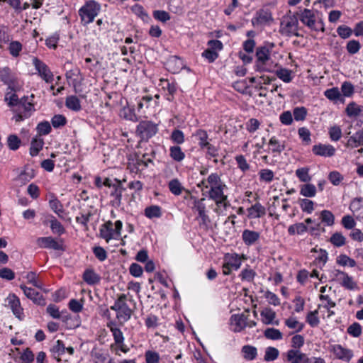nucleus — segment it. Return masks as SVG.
<instances>
[{
    "instance_id": "40",
    "label": "nucleus",
    "mask_w": 363,
    "mask_h": 363,
    "mask_svg": "<svg viewBox=\"0 0 363 363\" xmlns=\"http://www.w3.org/2000/svg\"><path fill=\"white\" fill-rule=\"evenodd\" d=\"M308 230V227L303 223H298L294 225H291L288 228V233L291 235L295 234L301 235Z\"/></svg>"
},
{
    "instance_id": "38",
    "label": "nucleus",
    "mask_w": 363,
    "mask_h": 363,
    "mask_svg": "<svg viewBox=\"0 0 363 363\" xmlns=\"http://www.w3.org/2000/svg\"><path fill=\"white\" fill-rule=\"evenodd\" d=\"M284 323L289 328L294 329L296 333L301 332L304 328V324L298 321L294 317L286 319Z\"/></svg>"
},
{
    "instance_id": "64",
    "label": "nucleus",
    "mask_w": 363,
    "mask_h": 363,
    "mask_svg": "<svg viewBox=\"0 0 363 363\" xmlns=\"http://www.w3.org/2000/svg\"><path fill=\"white\" fill-rule=\"evenodd\" d=\"M361 45L359 41L355 40H350L346 46L347 52L351 55H354L360 50Z\"/></svg>"
},
{
    "instance_id": "60",
    "label": "nucleus",
    "mask_w": 363,
    "mask_h": 363,
    "mask_svg": "<svg viewBox=\"0 0 363 363\" xmlns=\"http://www.w3.org/2000/svg\"><path fill=\"white\" fill-rule=\"evenodd\" d=\"M50 228L54 233H57L61 235L65 233V228L63 225L56 218H52L50 220Z\"/></svg>"
},
{
    "instance_id": "9",
    "label": "nucleus",
    "mask_w": 363,
    "mask_h": 363,
    "mask_svg": "<svg viewBox=\"0 0 363 363\" xmlns=\"http://www.w3.org/2000/svg\"><path fill=\"white\" fill-rule=\"evenodd\" d=\"M257 62L256 70L259 72L269 71L266 68L265 65L269 60V50L266 47H259L256 51Z\"/></svg>"
},
{
    "instance_id": "30",
    "label": "nucleus",
    "mask_w": 363,
    "mask_h": 363,
    "mask_svg": "<svg viewBox=\"0 0 363 363\" xmlns=\"http://www.w3.org/2000/svg\"><path fill=\"white\" fill-rule=\"evenodd\" d=\"M242 240L247 245L254 244L259 238V233L250 230H245L242 232Z\"/></svg>"
},
{
    "instance_id": "52",
    "label": "nucleus",
    "mask_w": 363,
    "mask_h": 363,
    "mask_svg": "<svg viewBox=\"0 0 363 363\" xmlns=\"http://www.w3.org/2000/svg\"><path fill=\"white\" fill-rule=\"evenodd\" d=\"M276 75L286 83H289L292 80L291 71L287 69L281 68L276 71Z\"/></svg>"
},
{
    "instance_id": "8",
    "label": "nucleus",
    "mask_w": 363,
    "mask_h": 363,
    "mask_svg": "<svg viewBox=\"0 0 363 363\" xmlns=\"http://www.w3.org/2000/svg\"><path fill=\"white\" fill-rule=\"evenodd\" d=\"M33 64L40 77L47 83L52 82L54 76L50 68L37 57L33 59Z\"/></svg>"
},
{
    "instance_id": "49",
    "label": "nucleus",
    "mask_w": 363,
    "mask_h": 363,
    "mask_svg": "<svg viewBox=\"0 0 363 363\" xmlns=\"http://www.w3.org/2000/svg\"><path fill=\"white\" fill-rule=\"evenodd\" d=\"M26 278L28 283L32 284L34 286L42 289L43 284V283L38 279V276L35 272H28Z\"/></svg>"
},
{
    "instance_id": "13",
    "label": "nucleus",
    "mask_w": 363,
    "mask_h": 363,
    "mask_svg": "<svg viewBox=\"0 0 363 363\" xmlns=\"http://www.w3.org/2000/svg\"><path fill=\"white\" fill-rule=\"evenodd\" d=\"M114 181V187L112 188L113 189L110 193L111 196L113 197V199L111 200V203L113 207L118 208L121 205L122 193L125 190V189L123 187L121 181L117 179H115Z\"/></svg>"
},
{
    "instance_id": "42",
    "label": "nucleus",
    "mask_w": 363,
    "mask_h": 363,
    "mask_svg": "<svg viewBox=\"0 0 363 363\" xmlns=\"http://www.w3.org/2000/svg\"><path fill=\"white\" fill-rule=\"evenodd\" d=\"M264 335L267 339L272 340H281L283 337L280 330L274 328H267L264 332Z\"/></svg>"
},
{
    "instance_id": "33",
    "label": "nucleus",
    "mask_w": 363,
    "mask_h": 363,
    "mask_svg": "<svg viewBox=\"0 0 363 363\" xmlns=\"http://www.w3.org/2000/svg\"><path fill=\"white\" fill-rule=\"evenodd\" d=\"M260 315L263 318L262 322L264 324H275L276 325H279L278 321L273 322L276 317V313L272 309L265 308L261 312Z\"/></svg>"
},
{
    "instance_id": "61",
    "label": "nucleus",
    "mask_w": 363,
    "mask_h": 363,
    "mask_svg": "<svg viewBox=\"0 0 363 363\" xmlns=\"http://www.w3.org/2000/svg\"><path fill=\"white\" fill-rule=\"evenodd\" d=\"M293 115L296 121H303L307 115V109L303 106L296 107L293 111Z\"/></svg>"
},
{
    "instance_id": "19",
    "label": "nucleus",
    "mask_w": 363,
    "mask_h": 363,
    "mask_svg": "<svg viewBox=\"0 0 363 363\" xmlns=\"http://www.w3.org/2000/svg\"><path fill=\"white\" fill-rule=\"evenodd\" d=\"M0 79L4 84L8 85L9 89L15 91V78L11 74L9 67L0 69Z\"/></svg>"
},
{
    "instance_id": "34",
    "label": "nucleus",
    "mask_w": 363,
    "mask_h": 363,
    "mask_svg": "<svg viewBox=\"0 0 363 363\" xmlns=\"http://www.w3.org/2000/svg\"><path fill=\"white\" fill-rule=\"evenodd\" d=\"M241 352L242 353L244 359L252 361L257 357V348L252 345H244L242 347Z\"/></svg>"
},
{
    "instance_id": "41",
    "label": "nucleus",
    "mask_w": 363,
    "mask_h": 363,
    "mask_svg": "<svg viewBox=\"0 0 363 363\" xmlns=\"http://www.w3.org/2000/svg\"><path fill=\"white\" fill-rule=\"evenodd\" d=\"M50 351L52 353L54 357L57 361H60V359L58 357L65 352V346L63 342L59 340H57L55 344L51 348Z\"/></svg>"
},
{
    "instance_id": "6",
    "label": "nucleus",
    "mask_w": 363,
    "mask_h": 363,
    "mask_svg": "<svg viewBox=\"0 0 363 363\" xmlns=\"http://www.w3.org/2000/svg\"><path fill=\"white\" fill-rule=\"evenodd\" d=\"M299 19L301 23L311 30H314L315 31L320 30L323 31L324 30L323 24L320 23H316L315 13L312 10L304 9L303 11H301Z\"/></svg>"
},
{
    "instance_id": "22",
    "label": "nucleus",
    "mask_w": 363,
    "mask_h": 363,
    "mask_svg": "<svg viewBox=\"0 0 363 363\" xmlns=\"http://www.w3.org/2000/svg\"><path fill=\"white\" fill-rule=\"evenodd\" d=\"M250 218H258L266 214V209L260 203L257 202L247 209Z\"/></svg>"
},
{
    "instance_id": "44",
    "label": "nucleus",
    "mask_w": 363,
    "mask_h": 363,
    "mask_svg": "<svg viewBox=\"0 0 363 363\" xmlns=\"http://www.w3.org/2000/svg\"><path fill=\"white\" fill-rule=\"evenodd\" d=\"M320 218L323 223L328 226H331L334 224L335 217L333 213L328 210H323L320 214Z\"/></svg>"
},
{
    "instance_id": "23",
    "label": "nucleus",
    "mask_w": 363,
    "mask_h": 363,
    "mask_svg": "<svg viewBox=\"0 0 363 363\" xmlns=\"http://www.w3.org/2000/svg\"><path fill=\"white\" fill-rule=\"evenodd\" d=\"M166 65L168 70L172 73L179 72L184 67L182 60L177 56H172L167 60Z\"/></svg>"
},
{
    "instance_id": "14",
    "label": "nucleus",
    "mask_w": 363,
    "mask_h": 363,
    "mask_svg": "<svg viewBox=\"0 0 363 363\" xmlns=\"http://www.w3.org/2000/svg\"><path fill=\"white\" fill-rule=\"evenodd\" d=\"M21 289L23 290L26 296L32 300L35 303L40 306L45 305V300L43 298V295H41L39 292L35 291L34 289L27 287L24 284L20 285Z\"/></svg>"
},
{
    "instance_id": "7",
    "label": "nucleus",
    "mask_w": 363,
    "mask_h": 363,
    "mask_svg": "<svg viewBox=\"0 0 363 363\" xmlns=\"http://www.w3.org/2000/svg\"><path fill=\"white\" fill-rule=\"evenodd\" d=\"M298 21L295 16L285 18L281 22V33L287 36H298Z\"/></svg>"
},
{
    "instance_id": "3",
    "label": "nucleus",
    "mask_w": 363,
    "mask_h": 363,
    "mask_svg": "<svg viewBox=\"0 0 363 363\" xmlns=\"http://www.w3.org/2000/svg\"><path fill=\"white\" fill-rule=\"evenodd\" d=\"M100 10L101 5L94 0H90L79 10V15L85 24H89L94 21Z\"/></svg>"
},
{
    "instance_id": "27",
    "label": "nucleus",
    "mask_w": 363,
    "mask_h": 363,
    "mask_svg": "<svg viewBox=\"0 0 363 363\" xmlns=\"http://www.w3.org/2000/svg\"><path fill=\"white\" fill-rule=\"evenodd\" d=\"M83 280L89 285H94L99 283L100 276L93 269H86L83 274Z\"/></svg>"
},
{
    "instance_id": "21",
    "label": "nucleus",
    "mask_w": 363,
    "mask_h": 363,
    "mask_svg": "<svg viewBox=\"0 0 363 363\" xmlns=\"http://www.w3.org/2000/svg\"><path fill=\"white\" fill-rule=\"evenodd\" d=\"M273 21L272 13L268 9H260L256 13V18L252 20V23L266 24Z\"/></svg>"
},
{
    "instance_id": "63",
    "label": "nucleus",
    "mask_w": 363,
    "mask_h": 363,
    "mask_svg": "<svg viewBox=\"0 0 363 363\" xmlns=\"http://www.w3.org/2000/svg\"><path fill=\"white\" fill-rule=\"evenodd\" d=\"M300 206L303 212L311 213L314 209V203L311 200L303 199L300 201Z\"/></svg>"
},
{
    "instance_id": "46",
    "label": "nucleus",
    "mask_w": 363,
    "mask_h": 363,
    "mask_svg": "<svg viewBox=\"0 0 363 363\" xmlns=\"http://www.w3.org/2000/svg\"><path fill=\"white\" fill-rule=\"evenodd\" d=\"M196 137L199 140V145L201 149H204L205 146L209 143L208 141V135L206 130L199 129L196 132Z\"/></svg>"
},
{
    "instance_id": "4",
    "label": "nucleus",
    "mask_w": 363,
    "mask_h": 363,
    "mask_svg": "<svg viewBox=\"0 0 363 363\" xmlns=\"http://www.w3.org/2000/svg\"><path fill=\"white\" fill-rule=\"evenodd\" d=\"M191 199L194 200L193 208H195L199 213L196 220H199V225L204 229H208L211 223V219L206 213V198L203 197L199 199L194 196H191Z\"/></svg>"
},
{
    "instance_id": "17",
    "label": "nucleus",
    "mask_w": 363,
    "mask_h": 363,
    "mask_svg": "<svg viewBox=\"0 0 363 363\" xmlns=\"http://www.w3.org/2000/svg\"><path fill=\"white\" fill-rule=\"evenodd\" d=\"M113 223L108 220L103 224L100 228V236L107 242H108L111 239H118L116 233L113 230Z\"/></svg>"
},
{
    "instance_id": "28",
    "label": "nucleus",
    "mask_w": 363,
    "mask_h": 363,
    "mask_svg": "<svg viewBox=\"0 0 363 363\" xmlns=\"http://www.w3.org/2000/svg\"><path fill=\"white\" fill-rule=\"evenodd\" d=\"M362 145H363V128L350 137L347 143V146L352 148Z\"/></svg>"
},
{
    "instance_id": "11",
    "label": "nucleus",
    "mask_w": 363,
    "mask_h": 363,
    "mask_svg": "<svg viewBox=\"0 0 363 363\" xmlns=\"http://www.w3.org/2000/svg\"><path fill=\"white\" fill-rule=\"evenodd\" d=\"M36 242L40 247L64 250L62 240L58 242L50 236L38 238Z\"/></svg>"
},
{
    "instance_id": "12",
    "label": "nucleus",
    "mask_w": 363,
    "mask_h": 363,
    "mask_svg": "<svg viewBox=\"0 0 363 363\" xmlns=\"http://www.w3.org/2000/svg\"><path fill=\"white\" fill-rule=\"evenodd\" d=\"M332 273L334 279L342 280L340 284L345 289L352 290L356 288V283L353 281L352 277H350L347 273L339 269H334Z\"/></svg>"
},
{
    "instance_id": "35",
    "label": "nucleus",
    "mask_w": 363,
    "mask_h": 363,
    "mask_svg": "<svg viewBox=\"0 0 363 363\" xmlns=\"http://www.w3.org/2000/svg\"><path fill=\"white\" fill-rule=\"evenodd\" d=\"M346 113L350 117L363 116V106L351 102L346 108Z\"/></svg>"
},
{
    "instance_id": "18",
    "label": "nucleus",
    "mask_w": 363,
    "mask_h": 363,
    "mask_svg": "<svg viewBox=\"0 0 363 363\" xmlns=\"http://www.w3.org/2000/svg\"><path fill=\"white\" fill-rule=\"evenodd\" d=\"M306 355L300 350L290 349L286 353V359L289 363H302Z\"/></svg>"
},
{
    "instance_id": "15",
    "label": "nucleus",
    "mask_w": 363,
    "mask_h": 363,
    "mask_svg": "<svg viewBox=\"0 0 363 363\" xmlns=\"http://www.w3.org/2000/svg\"><path fill=\"white\" fill-rule=\"evenodd\" d=\"M47 313L55 319H61L63 322L67 323L70 318V315L65 311H59V308L54 305L50 304L46 308Z\"/></svg>"
},
{
    "instance_id": "59",
    "label": "nucleus",
    "mask_w": 363,
    "mask_h": 363,
    "mask_svg": "<svg viewBox=\"0 0 363 363\" xmlns=\"http://www.w3.org/2000/svg\"><path fill=\"white\" fill-rule=\"evenodd\" d=\"M51 123L55 128L65 125L67 123V118L61 114L55 115L51 119Z\"/></svg>"
},
{
    "instance_id": "47",
    "label": "nucleus",
    "mask_w": 363,
    "mask_h": 363,
    "mask_svg": "<svg viewBox=\"0 0 363 363\" xmlns=\"http://www.w3.org/2000/svg\"><path fill=\"white\" fill-rule=\"evenodd\" d=\"M279 352L278 349L274 347H268L266 348L264 359L266 362H272L277 359Z\"/></svg>"
},
{
    "instance_id": "10",
    "label": "nucleus",
    "mask_w": 363,
    "mask_h": 363,
    "mask_svg": "<svg viewBox=\"0 0 363 363\" xmlns=\"http://www.w3.org/2000/svg\"><path fill=\"white\" fill-rule=\"evenodd\" d=\"M7 306L11 309L13 315L20 320L24 318L23 309L21 306L20 299L15 294H10L6 298Z\"/></svg>"
},
{
    "instance_id": "57",
    "label": "nucleus",
    "mask_w": 363,
    "mask_h": 363,
    "mask_svg": "<svg viewBox=\"0 0 363 363\" xmlns=\"http://www.w3.org/2000/svg\"><path fill=\"white\" fill-rule=\"evenodd\" d=\"M260 181L265 182H271L274 177V172L269 169H261L259 172Z\"/></svg>"
},
{
    "instance_id": "36",
    "label": "nucleus",
    "mask_w": 363,
    "mask_h": 363,
    "mask_svg": "<svg viewBox=\"0 0 363 363\" xmlns=\"http://www.w3.org/2000/svg\"><path fill=\"white\" fill-rule=\"evenodd\" d=\"M169 156L173 160L178 162H182L185 158L184 152L182 150V148L178 145L170 147Z\"/></svg>"
},
{
    "instance_id": "53",
    "label": "nucleus",
    "mask_w": 363,
    "mask_h": 363,
    "mask_svg": "<svg viewBox=\"0 0 363 363\" xmlns=\"http://www.w3.org/2000/svg\"><path fill=\"white\" fill-rule=\"evenodd\" d=\"M308 172L309 169L308 167H302L296 169V175L301 182H308L311 179Z\"/></svg>"
},
{
    "instance_id": "55",
    "label": "nucleus",
    "mask_w": 363,
    "mask_h": 363,
    "mask_svg": "<svg viewBox=\"0 0 363 363\" xmlns=\"http://www.w3.org/2000/svg\"><path fill=\"white\" fill-rule=\"evenodd\" d=\"M36 130L39 135H46L51 132L52 128L48 121H43L38 124Z\"/></svg>"
},
{
    "instance_id": "54",
    "label": "nucleus",
    "mask_w": 363,
    "mask_h": 363,
    "mask_svg": "<svg viewBox=\"0 0 363 363\" xmlns=\"http://www.w3.org/2000/svg\"><path fill=\"white\" fill-rule=\"evenodd\" d=\"M318 310L310 311L306 315V322L310 325V326L314 328L317 327L320 320L318 317Z\"/></svg>"
},
{
    "instance_id": "48",
    "label": "nucleus",
    "mask_w": 363,
    "mask_h": 363,
    "mask_svg": "<svg viewBox=\"0 0 363 363\" xmlns=\"http://www.w3.org/2000/svg\"><path fill=\"white\" fill-rule=\"evenodd\" d=\"M342 96L345 97H350L354 92V87L350 82H344L341 85Z\"/></svg>"
},
{
    "instance_id": "20",
    "label": "nucleus",
    "mask_w": 363,
    "mask_h": 363,
    "mask_svg": "<svg viewBox=\"0 0 363 363\" xmlns=\"http://www.w3.org/2000/svg\"><path fill=\"white\" fill-rule=\"evenodd\" d=\"M333 352L337 358L346 362H350L353 357L352 350L343 347L340 345H336L333 347Z\"/></svg>"
},
{
    "instance_id": "45",
    "label": "nucleus",
    "mask_w": 363,
    "mask_h": 363,
    "mask_svg": "<svg viewBox=\"0 0 363 363\" xmlns=\"http://www.w3.org/2000/svg\"><path fill=\"white\" fill-rule=\"evenodd\" d=\"M169 191L174 195L179 196L182 194L184 187L177 179H172L168 184Z\"/></svg>"
},
{
    "instance_id": "1",
    "label": "nucleus",
    "mask_w": 363,
    "mask_h": 363,
    "mask_svg": "<svg viewBox=\"0 0 363 363\" xmlns=\"http://www.w3.org/2000/svg\"><path fill=\"white\" fill-rule=\"evenodd\" d=\"M126 301L127 296L125 294H121L118 295L114 304L110 307L111 310L116 312V318L121 325H123L125 322L128 321L133 313V311L128 306Z\"/></svg>"
},
{
    "instance_id": "32",
    "label": "nucleus",
    "mask_w": 363,
    "mask_h": 363,
    "mask_svg": "<svg viewBox=\"0 0 363 363\" xmlns=\"http://www.w3.org/2000/svg\"><path fill=\"white\" fill-rule=\"evenodd\" d=\"M43 139L38 137L33 138L30 143V155L32 157L38 155L39 152L43 149Z\"/></svg>"
},
{
    "instance_id": "2",
    "label": "nucleus",
    "mask_w": 363,
    "mask_h": 363,
    "mask_svg": "<svg viewBox=\"0 0 363 363\" xmlns=\"http://www.w3.org/2000/svg\"><path fill=\"white\" fill-rule=\"evenodd\" d=\"M12 111L14 113L12 119L18 123L30 118L35 109L33 102L29 101L28 96H23L21 98L20 104L12 108Z\"/></svg>"
},
{
    "instance_id": "62",
    "label": "nucleus",
    "mask_w": 363,
    "mask_h": 363,
    "mask_svg": "<svg viewBox=\"0 0 363 363\" xmlns=\"http://www.w3.org/2000/svg\"><path fill=\"white\" fill-rule=\"evenodd\" d=\"M341 224L345 229L352 230L355 227L356 222L352 216L347 215L342 218Z\"/></svg>"
},
{
    "instance_id": "43",
    "label": "nucleus",
    "mask_w": 363,
    "mask_h": 363,
    "mask_svg": "<svg viewBox=\"0 0 363 363\" xmlns=\"http://www.w3.org/2000/svg\"><path fill=\"white\" fill-rule=\"evenodd\" d=\"M315 194L316 188L312 184H306L301 186L300 194L305 197H313Z\"/></svg>"
},
{
    "instance_id": "29",
    "label": "nucleus",
    "mask_w": 363,
    "mask_h": 363,
    "mask_svg": "<svg viewBox=\"0 0 363 363\" xmlns=\"http://www.w3.org/2000/svg\"><path fill=\"white\" fill-rule=\"evenodd\" d=\"M324 95L327 99L332 101H345V99L342 96L337 87H333L325 90L324 91Z\"/></svg>"
},
{
    "instance_id": "26",
    "label": "nucleus",
    "mask_w": 363,
    "mask_h": 363,
    "mask_svg": "<svg viewBox=\"0 0 363 363\" xmlns=\"http://www.w3.org/2000/svg\"><path fill=\"white\" fill-rule=\"evenodd\" d=\"M225 187V184L219 186H211L208 191L209 199H212L213 201L220 199H225V197L228 196L227 195L224 194L223 192V190Z\"/></svg>"
},
{
    "instance_id": "5",
    "label": "nucleus",
    "mask_w": 363,
    "mask_h": 363,
    "mask_svg": "<svg viewBox=\"0 0 363 363\" xmlns=\"http://www.w3.org/2000/svg\"><path fill=\"white\" fill-rule=\"evenodd\" d=\"M158 130L157 125L149 121H143L137 126L136 132L141 140H147Z\"/></svg>"
},
{
    "instance_id": "39",
    "label": "nucleus",
    "mask_w": 363,
    "mask_h": 363,
    "mask_svg": "<svg viewBox=\"0 0 363 363\" xmlns=\"http://www.w3.org/2000/svg\"><path fill=\"white\" fill-rule=\"evenodd\" d=\"M330 242L336 247H340L346 244V238L340 232H335L330 238Z\"/></svg>"
},
{
    "instance_id": "31",
    "label": "nucleus",
    "mask_w": 363,
    "mask_h": 363,
    "mask_svg": "<svg viewBox=\"0 0 363 363\" xmlns=\"http://www.w3.org/2000/svg\"><path fill=\"white\" fill-rule=\"evenodd\" d=\"M66 107L74 111H79L82 109V106L79 99L76 96H68L65 100Z\"/></svg>"
},
{
    "instance_id": "58",
    "label": "nucleus",
    "mask_w": 363,
    "mask_h": 363,
    "mask_svg": "<svg viewBox=\"0 0 363 363\" xmlns=\"http://www.w3.org/2000/svg\"><path fill=\"white\" fill-rule=\"evenodd\" d=\"M21 140L16 135H10L7 139L8 146L11 150H16L21 145Z\"/></svg>"
},
{
    "instance_id": "16",
    "label": "nucleus",
    "mask_w": 363,
    "mask_h": 363,
    "mask_svg": "<svg viewBox=\"0 0 363 363\" xmlns=\"http://www.w3.org/2000/svg\"><path fill=\"white\" fill-rule=\"evenodd\" d=\"M313 152L322 157H332L335 153V148L331 145L318 144L313 147Z\"/></svg>"
},
{
    "instance_id": "51",
    "label": "nucleus",
    "mask_w": 363,
    "mask_h": 363,
    "mask_svg": "<svg viewBox=\"0 0 363 363\" xmlns=\"http://www.w3.org/2000/svg\"><path fill=\"white\" fill-rule=\"evenodd\" d=\"M337 263L341 266L349 265L351 267L356 266V262L354 259L350 258L346 255H340L337 257Z\"/></svg>"
},
{
    "instance_id": "50",
    "label": "nucleus",
    "mask_w": 363,
    "mask_h": 363,
    "mask_svg": "<svg viewBox=\"0 0 363 363\" xmlns=\"http://www.w3.org/2000/svg\"><path fill=\"white\" fill-rule=\"evenodd\" d=\"M161 214V208L158 206H151L145 210V215L149 218H159Z\"/></svg>"
},
{
    "instance_id": "24",
    "label": "nucleus",
    "mask_w": 363,
    "mask_h": 363,
    "mask_svg": "<svg viewBox=\"0 0 363 363\" xmlns=\"http://www.w3.org/2000/svg\"><path fill=\"white\" fill-rule=\"evenodd\" d=\"M242 257L238 254H226L224 257V261L233 269L237 270L241 266Z\"/></svg>"
},
{
    "instance_id": "25",
    "label": "nucleus",
    "mask_w": 363,
    "mask_h": 363,
    "mask_svg": "<svg viewBox=\"0 0 363 363\" xmlns=\"http://www.w3.org/2000/svg\"><path fill=\"white\" fill-rule=\"evenodd\" d=\"M231 320L235 323V332H240L247 327V316L244 314H235L231 316Z\"/></svg>"
},
{
    "instance_id": "56",
    "label": "nucleus",
    "mask_w": 363,
    "mask_h": 363,
    "mask_svg": "<svg viewBox=\"0 0 363 363\" xmlns=\"http://www.w3.org/2000/svg\"><path fill=\"white\" fill-rule=\"evenodd\" d=\"M256 275L255 272L250 268H245L242 270L240 277L242 281H247L248 282H251L253 281Z\"/></svg>"
},
{
    "instance_id": "37",
    "label": "nucleus",
    "mask_w": 363,
    "mask_h": 363,
    "mask_svg": "<svg viewBox=\"0 0 363 363\" xmlns=\"http://www.w3.org/2000/svg\"><path fill=\"white\" fill-rule=\"evenodd\" d=\"M269 145L270 150L272 153L280 154L285 149V145L284 143H281L276 137L273 136L269 141Z\"/></svg>"
}]
</instances>
